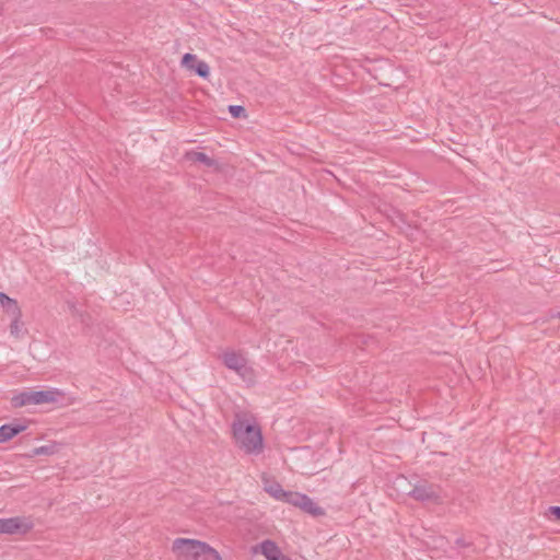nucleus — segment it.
I'll return each mask as SVG.
<instances>
[{
  "label": "nucleus",
  "instance_id": "obj_1",
  "mask_svg": "<svg viewBox=\"0 0 560 560\" xmlns=\"http://www.w3.org/2000/svg\"><path fill=\"white\" fill-rule=\"evenodd\" d=\"M232 431L236 444L246 454L258 455L262 452L261 430L254 420L237 417L233 422Z\"/></svg>",
  "mask_w": 560,
  "mask_h": 560
},
{
  "label": "nucleus",
  "instance_id": "obj_2",
  "mask_svg": "<svg viewBox=\"0 0 560 560\" xmlns=\"http://www.w3.org/2000/svg\"><path fill=\"white\" fill-rule=\"evenodd\" d=\"M172 550L179 560H222L213 547L197 539L176 538Z\"/></svg>",
  "mask_w": 560,
  "mask_h": 560
},
{
  "label": "nucleus",
  "instance_id": "obj_3",
  "mask_svg": "<svg viewBox=\"0 0 560 560\" xmlns=\"http://www.w3.org/2000/svg\"><path fill=\"white\" fill-rule=\"evenodd\" d=\"M395 488L401 493L421 502H435L440 498L439 489L427 482H418L412 486L404 476H398L394 480Z\"/></svg>",
  "mask_w": 560,
  "mask_h": 560
},
{
  "label": "nucleus",
  "instance_id": "obj_4",
  "mask_svg": "<svg viewBox=\"0 0 560 560\" xmlns=\"http://www.w3.org/2000/svg\"><path fill=\"white\" fill-rule=\"evenodd\" d=\"M222 360L228 369L236 372L245 382H253L254 371L243 353L228 350L222 354Z\"/></svg>",
  "mask_w": 560,
  "mask_h": 560
},
{
  "label": "nucleus",
  "instance_id": "obj_5",
  "mask_svg": "<svg viewBox=\"0 0 560 560\" xmlns=\"http://www.w3.org/2000/svg\"><path fill=\"white\" fill-rule=\"evenodd\" d=\"M33 527V522L28 517L15 516L0 518V534H25Z\"/></svg>",
  "mask_w": 560,
  "mask_h": 560
},
{
  "label": "nucleus",
  "instance_id": "obj_6",
  "mask_svg": "<svg viewBox=\"0 0 560 560\" xmlns=\"http://www.w3.org/2000/svg\"><path fill=\"white\" fill-rule=\"evenodd\" d=\"M291 499L289 501V504L300 508L302 511L313 515V516H319L324 515V510L314 502L313 499H311L308 495L295 492L290 495Z\"/></svg>",
  "mask_w": 560,
  "mask_h": 560
},
{
  "label": "nucleus",
  "instance_id": "obj_7",
  "mask_svg": "<svg viewBox=\"0 0 560 560\" xmlns=\"http://www.w3.org/2000/svg\"><path fill=\"white\" fill-rule=\"evenodd\" d=\"M254 552H260L267 560H287L277 544L272 540L266 539L258 546L254 547Z\"/></svg>",
  "mask_w": 560,
  "mask_h": 560
},
{
  "label": "nucleus",
  "instance_id": "obj_8",
  "mask_svg": "<svg viewBox=\"0 0 560 560\" xmlns=\"http://www.w3.org/2000/svg\"><path fill=\"white\" fill-rule=\"evenodd\" d=\"M264 490L270 494L273 499L289 503L293 491H285L281 485L277 481L270 480L267 476H262Z\"/></svg>",
  "mask_w": 560,
  "mask_h": 560
},
{
  "label": "nucleus",
  "instance_id": "obj_9",
  "mask_svg": "<svg viewBox=\"0 0 560 560\" xmlns=\"http://www.w3.org/2000/svg\"><path fill=\"white\" fill-rule=\"evenodd\" d=\"M63 396V393L58 388H49L46 390L32 389V405L54 404Z\"/></svg>",
  "mask_w": 560,
  "mask_h": 560
},
{
  "label": "nucleus",
  "instance_id": "obj_10",
  "mask_svg": "<svg viewBox=\"0 0 560 560\" xmlns=\"http://www.w3.org/2000/svg\"><path fill=\"white\" fill-rule=\"evenodd\" d=\"M25 430V425L22 424H3L0 427V443L7 442L11 440L13 436L18 435L22 431Z\"/></svg>",
  "mask_w": 560,
  "mask_h": 560
},
{
  "label": "nucleus",
  "instance_id": "obj_11",
  "mask_svg": "<svg viewBox=\"0 0 560 560\" xmlns=\"http://www.w3.org/2000/svg\"><path fill=\"white\" fill-rule=\"evenodd\" d=\"M11 401L14 407L32 405V389L23 390L14 395Z\"/></svg>",
  "mask_w": 560,
  "mask_h": 560
},
{
  "label": "nucleus",
  "instance_id": "obj_12",
  "mask_svg": "<svg viewBox=\"0 0 560 560\" xmlns=\"http://www.w3.org/2000/svg\"><path fill=\"white\" fill-rule=\"evenodd\" d=\"M0 304L12 315H19L20 310L15 300L9 298L5 293L0 292Z\"/></svg>",
  "mask_w": 560,
  "mask_h": 560
},
{
  "label": "nucleus",
  "instance_id": "obj_13",
  "mask_svg": "<svg viewBox=\"0 0 560 560\" xmlns=\"http://www.w3.org/2000/svg\"><path fill=\"white\" fill-rule=\"evenodd\" d=\"M188 156L194 162H199L207 166H212L214 164V162L203 152H191Z\"/></svg>",
  "mask_w": 560,
  "mask_h": 560
},
{
  "label": "nucleus",
  "instance_id": "obj_14",
  "mask_svg": "<svg viewBox=\"0 0 560 560\" xmlns=\"http://www.w3.org/2000/svg\"><path fill=\"white\" fill-rule=\"evenodd\" d=\"M191 70H194L199 77L203 79L208 78L210 74V68L208 63L199 59Z\"/></svg>",
  "mask_w": 560,
  "mask_h": 560
},
{
  "label": "nucleus",
  "instance_id": "obj_15",
  "mask_svg": "<svg viewBox=\"0 0 560 560\" xmlns=\"http://www.w3.org/2000/svg\"><path fill=\"white\" fill-rule=\"evenodd\" d=\"M197 61H198L197 56H195L192 54H185L184 57H183L182 63L186 68L192 69Z\"/></svg>",
  "mask_w": 560,
  "mask_h": 560
},
{
  "label": "nucleus",
  "instance_id": "obj_16",
  "mask_svg": "<svg viewBox=\"0 0 560 560\" xmlns=\"http://www.w3.org/2000/svg\"><path fill=\"white\" fill-rule=\"evenodd\" d=\"M52 453H54V446H49V445L39 446V447H36L33 450L34 456L50 455Z\"/></svg>",
  "mask_w": 560,
  "mask_h": 560
},
{
  "label": "nucleus",
  "instance_id": "obj_17",
  "mask_svg": "<svg viewBox=\"0 0 560 560\" xmlns=\"http://www.w3.org/2000/svg\"><path fill=\"white\" fill-rule=\"evenodd\" d=\"M14 316V319L12 320V324H11V334L12 335H15L18 336L19 332H20V329H21V325H20V314L19 315H13Z\"/></svg>",
  "mask_w": 560,
  "mask_h": 560
},
{
  "label": "nucleus",
  "instance_id": "obj_18",
  "mask_svg": "<svg viewBox=\"0 0 560 560\" xmlns=\"http://www.w3.org/2000/svg\"><path fill=\"white\" fill-rule=\"evenodd\" d=\"M243 110H244V108L242 106H238V105L230 106V113L232 114L233 117H237L240 115V113Z\"/></svg>",
  "mask_w": 560,
  "mask_h": 560
},
{
  "label": "nucleus",
  "instance_id": "obj_19",
  "mask_svg": "<svg viewBox=\"0 0 560 560\" xmlns=\"http://www.w3.org/2000/svg\"><path fill=\"white\" fill-rule=\"evenodd\" d=\"M549 513L553 515L557 520H560V506H550Z\"/></svg>",
  "mask_w": 560,
  "mask_h": 560
}]
</instances>
